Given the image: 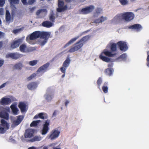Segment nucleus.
I'll return each instance as SVG.
<instances>
[{
	"label": "nucleus",
	"mask_w": 149,
	"mask_h": 149,
	"mask_svg": "<svg viewBox=\"0 0 149 149\" xmlns=\"http://www.w3.org/2000/svg\"><path fill=\"white\" fill-rule=\"evenodd\" d=\"M134 17V13L131 12H126L119 14L115 18L123 20L127 22L132 20Z\"/></svg>",
	"instance_id": "4"
},
{
	"label": "nucleus",
	"mask_w": 149,
	"mask_h": 149,
	"mask_svg": "<svg viewBox=\"0 0 149 149\" xmlns=\"http://www.w3.org/2000/svg\"><path fill=\"white\" fill-rule=\"evenodd\" d=\"M3 43L2 41L0 42V50H1V47H2Z\"/></svg>",
	"instance_id": "56"
},
{
	"label": "nucleus",
	"mask_w": 149,
	"mask_h": 149,
	"mask_svg": "<svg viewBox=\"0 0 149 149\" xmlns=\"http://www.w3.org/2000/svg\"><path fill=\"white\" fill-rule=\"evenodd\" d=\"M4 61L3 60H0V67H1L3 64Z\"/></svg>",
	"instance_id": "53"
},
{
	"label": "nucleus",
	"mask_w": 149,
	"mask_h": 149,
	"mask_svg": "<svg viewBox=\"0 0 149 149\" xmlns=\"http://www.w3.org/2000/svg\"><path fill=\"white\" fill-rule=\"evenodd\" d=\"M126 54H124L120 55L119 57V58L123 59H125L126 58Z\"/></svg>",
	"instance_id": "42"
},
{
	"label": "nucleus",
	"mask_w": 149,
	"mask_h": 149,
	"mask_svg": "<svg viewBox=\"0 0 149 149\" xmlns=\"http://www.w3.org/2000/svg\"><path fill=\"white\" fill-rule=\"evenodd\" d=\"M107 19V17L102 16L100 18L95 19L94 22L95 23H99L104 22Z\"/></svg>",
	"instance_id": "24"
},
{
	"label": "nucleus",
	"mask_w": 149,
	"mask_h": 149,
	"mask_svg": "<svg viewBox=\"0 0 149 149\" xmlns=\"http://www.w3.org/2000/svg\"><path fill=\"white\" fill-rule=\"evenodd\" d=\"M1 125L2 126L6 127V129H8L9 128V125L7 122L3 119H2L1 120Z\"/></svg>",
	"instance_id": "31"
},
{
	"label": "nucleus",
	"mask_w": 149,
	"mask_h": 149,
	"mask_svg": "<svg viewBox=\"0 0 149 149\" xmlns=\"http://www.w3.org/2000/svg\"><path fill=\"white\" fill-rule=\"evenodd\" d=\"M50 123V120H47L45 121L43 125V127L41 131V134L43 135L46 134L49 130V125Z\"/></svg>",
	"instance_id": "5"
},
{
	"label": "nucleus",
	"mask_w": 149,
	"mask_h": 149,
	"mask_svg": "<svg viewBox=\"0 0 149 149\" xmlns=\"http://www.w3.org/2000/svg\"><path fill=\"white\" fill-rule=\"evenodd\" d=\"M42 137L39 136H36L30 140V141L33 142L35 141H39L41 140Z\"/></svg>",
	"instance_id": "32"
},
{
	"label": "nucleus",
	"mask_w": 149,
	"mask_h": 149,
	"mask_svg": "<svg viewBox=\"0 0 149 149\" xmlns=\"http://www.w3.org/2000/svg\"><path fill=\"white\" fill-rule=\"evenodd\" d=\"M23 55L17 53H10L7 55L8 57H10L12 59L17 60L22 57Z\"/></svg>",
	"instance_id": "13"
},
{
	"label": "nucleus",
	"mask_w": 149,
	"mask_h": 149,
	"mask_svg": "<svg viewBox=\"0 0 149 149\" xmlns=\"http://www.w3.org/2000/svg\"><path fill=\"white\" fill-rule=\"evenodd\" d=\"M7 82L3 84L2 85L0 86V89L2 88L5 86Z\"/></svg>",
	"instance_id": "52"
},
{
	"label": "nucleus",
	"mask_w": 149,
	"mask_h": 149,
	"mask_svg": "<svg viewBox=\"0 0 149 149\" xmlns=\"http://www.w3.org/2000/svg\"><path fill=\"white\" fill-rule=\"evenodd\" d=\"M89 37L86 36L83 37L79 41L74 45V46L71 48L68 51L69 53H72L78 50L88 40Z\"/></svg>",
	"instance_id": "3"
},
{
	"label": "nucleus",
	"mask_w": 149,
	"mask_h": 149,
	"mask_svg": "<svg viewBox=\"0 0 149 149\" xmlns=\"http://www.w3.org/2000/svg\"><path fill=\"white\" fill-rule=\"evenodd\" d=\"M11 6L18 4L19 2V0H8Z\"/></svg>",
	"instance_id": "33"
},
{
	"label": "nucleus",
	"mask_w": 149,
	"mask_h": 149,
	"mask_svg": "<svg viewBox=\"0 0 149 149\" xmlns=\"http://www.w3.org/2000/svg\"><path fill=\"white\" fill-rule=\"evenodd\" d=\"M22 40L21 39H19L17 40H14L10 43V47L13 49L18 47L22 43Z\"/></svg>",
	"instance_id": "11"
},
{
	"label": "nucleus",
	"mask_w": 149,
	"mask_h": 149,
	"mask_svg": "<svg viewBox=\"0 0 149 149\" xmlns=\"http://www.w3.org/2000/svg\"><path fill=\"white\" fill-rule=\"evenodd\" d=\"M39 117V114L38 115H36L34 117V119H37Z\"/></svg>",
	"instance_id": "58"
},
{
	"label": "nucleus",
	"mask_w": 149,
	"mask_h": 149,
	"mask_svg": "<svg viewBox=\"0 0 149 149\" xmlns=\"http://www.w3.org/2000/svg\"><path fill=\"white\" fill-rule=\"evenodd\" d=\"M70 61L71 60L70 58L68 57H67L65 61L64 62L63 64V66L66 68L68 67L69 65Z\"/></svg>",
	"instance_id": "25"
},
{
	"label": "nucleus",
	"mask_w": 149,
	"mask_h": 149,
	"mask_svg": "<svg viewBox=\"0 0 149 149\" xmlns=\"http://www.w3.org/2000/svg\"><path fill=\"white\" fill-rule=\"evenodd\" d=\"M6 130L3 127H0V133L1 134H3L6 132Z\"/></svg>",
	"instance_id": "41"
},
{
	"label": "nucleus",
	"mask_w": 149,
	"mask_h": 149,
	"mask_svg": "<svg viewBox=\"0 0 149 149\" xmlns=\"http://www.w3.org/2000/svg\"><path fill=\"white\" fill-rule=\"evenodd\" d=\"M23 65L22 63H18L14 65V67L15 68L18 70H21L23 67Z\"/></svg>",
	"instance_id": "34"
},
{
	"label": "nucleus",
	"mask_w": 149,
	"mask_h": 149,
	"mask_svg": "<svg viewBox=\"0 0 149 149\" xmlns=\"http://www.w3.org/2000/svg\"><path fill=\"white\" fill-rule=\"evenodd\" d=\"M47 40H44L41 41L40 42V45L41 46H43L46 43H47Z\"/></svg>",
	"instance_id": "43"
},
{
	"label": "nucleus",
	"mask_w": 149,
	"mask_h": 149,
	"mask_svg": "<svg viewBox=\"0 0 149 149\" xmlns=\"http://www.w3.org/2000/svg\"><path fill=\"white\" fill-rule=\"evenodd\" d=\"M49 65V63L47 62L40 66L36 71V73H33L27 77V81H29L34 78L36 76L37 74H38L40 76H42L43 73L47 71Z\"/></svg>",
	"instance_id": "2"
},
{
	"label": "nucleus",
	"mask_w": 149,
	"mask_h": 149,
	"mask_svg": "<svg viewBox=\"0 0 149 149\" xmlns=\"http://www.w3.org/2000/svg\"><path fill=\"white\" fill-rule=\"evenodd\" d=\"M23 119V117L22 116H18L16 120L13 121L12 125L16 126L19 125L22 122Z\"/></svg>",
	"instance_id": "15"
},
{
	"label": "nucleus",
	"mask_w": 149,
	"mask_h": 149,
	"mask_svg": "<svg viewBox=\"0 0 149 149\" xmlns=\"http://www.w3.org/2000/svg\"><path fill=\"white\" fill-rule=\"evenodd\" d=\"M41 34V32L40 31H35L30 35L29 38L31 40H33L40 38Z\"/></svg>",
	"instance_id": "12"
},
{
	"label": "nucleus",
	"mask_w": 149,
	"mask_h": 149,
	"mask_svg": "<svg viewBox=\"0 0 149 149\" xmlns=\"http://www.w3.org/2000/svg\"><path fill=\"white\" fill-rule=\"evenodd\" d=\"M117 43H113L110 44V49L111 51L107 49H104L99 56L100 58L103 61L109 62L111 61V59L107 57L104 56V55L110 57H113L116 55L115 52L117 50Z\"/></svg>",
	"instance_id": "1"
},
{
	"label": "nucleus",
	"mask_w": 149,
	"mask_h": 149,
	"mask_svg": "<svg viewBox=\"0 0 149 149\" xmlns=\"http://www.w3.org/2000/svg\"><path fill=\"white\" fill-rule=\"evenodd\" d=\"M69 103V101L68 100H66L65 102V105L66 107H67L68 104Z\"/></svg>",
	"instance_id": "55"
},
{
	"label": "nucleus",
	"mask_w": 149,
	"mask_h": 149,
	"mask_svg": "<svg viewBox=\"0 0 149 149\" xmlns=\"http://www.w3.org/2000/svg\"><path fill=\"white\" fill-rule=\"evenodd\" d=\"M102 9L100 8H97L96 10V12L97 14H99L100 13Z\"/></svg>",
	"instance_id": "48"
},
{
	"label": "nucleus",
	"mask_w": 149,
	"mask_h": 149,
	"mask_svg": "<svg viewBox=\"0 0 149 149\" xmlns=\"http://www.w3.org/2000/svg\"><path fill=\"white\" fill-rule=\"evenodd\" d=\"M54 94H46L44 96L45 99L47 102H50L52 100V98L54 97Z\"/></svg>",
	"instance_id": "27"
},
{
	"label": "nucleus",
	"mask_w": 149,
	"mask_h": 149,
	"mask_svg": "<svg viewBox=\"0 0 149 149\" xmlns=\"http://www.w3.org/2000/svg\"><path fill=\"white\" fill-rule=\"evenodd\" d=\"M21 29H16L14 30L13 31V33H16L19 32L21 30Z\"/></svg>",
	"instance_id": "50"
},
{
	"label": "nucleus",
	"mask_w": 149,
	"mask_h": 149,
	"mask_svg": "<svg viewBox=\"0 0 149 149\" xmlns=\"http://www.w3.org/2000/svg\"><path fill=\"white\" fill-rule=\"evenodd\" d=\"M102 91L105 93H107L108 92V83L105 82L104 83L103 86L102 88Z\"/></svg>",
	"instance_id": "30"
},
{
	"label": "nucleus",
	"mask_w": 149,
	"mask_h": 149,
	"mask_svg": "<svg viewBox=\"0 0 149 149\" xmlns=\"http://www.w3.org/2000/svg\"><path fill=\"white\" fill-rule=\"evenodd\" d=\"M94 9V6L92 5H91L82 8L79 11V12L81 14L86 15L91 12Z\"/></svg>",
	"instance_id": "6"
},
{
	"label": "nucleus",
	"mask_w": 149,
	"mask_h": 149,
	"mask_svg": "<svg viewBox=\"0 0 149 149\" xmlns=\"http://www.w3.org/2000/svg\"><path fill=\"white\" fill-rule=\"evenodd\" d=\"M79 36L75 37L71 39L64 46V48H66L71 44L75 42L78 38Z\"/></svg>",
	"instance_id": "26"
},
{
	"label": "nucleus",
	"mask_w": 149,
	"mask_h": 149,
	"mask_svg": "<svg viewBox=\"0 0 149 149\" xmlns=\"http://www.w3.org/2000/svg\"><path fill=\"white\" fill-rule=\"evenodd\" d=\"M60 131L56 129H54L50 132L48 136V139L51 140H54L57 138L60 134Z\"/></svg>",
	"instance_id": "7"
},
{
	"label": "nucleus",
	"mask_w": 149,
	"mask_h": 149,
	"mask_svg": "<svg viewBox=\"0 0 149 149\" xmlns=\"http://www.w3.org/2000/svg\"><path fill=\"white\" fill-rule=\"evenodd\" d=\"M10 107L13 113L15 115H17L18 114L19 110L16 107V104H12Z\"/></svg>",
	"instance_id": "21"
},
{
	"label": "nucleus",
	"mask_w": 149,
	"mask_h": 149,
	"mask_svg": "<svg viewBox=\"0 0 149 149\" xmlns=\"http://www.w3.org/2000/svg\"><path fill=\"white\" fill-rule=\"evenodd\" d=\"M37 60H34L29 61V64L31 66H33L36 65L37 63Z\"/></svg>",
	"instance_id": "37"
},
{
	"label": "nucleus",
	"mask_w": 149,
	"mask_h": 149,
	"mask_svg": "<svg viewBox=\"0 0 149 149\" xmlns=\"http://www.w3.org/2000/svg\"><path fill=\"white\" fill-rule=\"evenodd\" d=\"M66 67L63 66L60 68V69L62 73H63V74H65V70L66 69Z\"/></svg>",
	"instance_id": "40"
},
{
	"label": "nucleus",
	"mask_w": 149,
	"mask_h": 149,
	"mask_svg": "<svg viewBox=\"0 0 149 149\" xmlns=\"http://www.w3.org/2000/svg\"><path fill=\"white\" fill-rule=\"evenodd\" d=\"M129 29H134L137 31H139L141 30L142 29L141 26L139 24H134L132 25L129 27Z\"/></svg>",
	"instance_id": "16"
},
{
	"label": "nucleus",
	"mask_w": 149,
	"mask_h": 149,
	"mask_svg": "<svg viewBox=\"0 0 149 149\" xmlns=\"http://www.w3.org/2000/svg\"><path fill=\"white\" fill-rule=\"evenodd\" d=\"M50 36V33L46 32H41L40 38L48 40Z\"/></svg>",
	"instance_id": "19"
},
{
	"label": "nucleus",
	"mask_w": 149,
	"mask_h": 149,
	"mask_svg": "<svg viewBox=\"0 0 149 149\" xmlns=\"http://www.w3.org/2000/svg\"><path fill=\"white\" fill-rule=\"evenodd\" d=\"M49 19L50 21L52 22H54V21L55 19V17L54 16V15L53 13H52L49 16Z\"/></svg>",
	"instance_id": "38"
},
{
	"label": "nucleus",
	"mask_w": 149,
	"mask_h": 149,
	"mask_svg": "<svg viewBox=\"0 0 149 149\" xmlns=\"http://www.w3.org/2000/svg\"><path fill=\"white\" fill-rule=\"evenodd\" d=\"M5 0H0V6L2 7L5 3Z\"/></svg>",
	"instance_id": "46"
},
{
	"label": "nucleus",
	"mask_w": 149,
	"mask_h": 149,
	"mask_svg": "<svg viewBox=\"0 0 149 149\" xmlns=\"http://www.w3.org/2000/svg\"><path fill=\"white\" fill-rule=\"evenodd\" d=\"M34 133V130L31 129H28L26 130L24 136L25 138H30L32 137Z\"/></svg>",
	"instance_id": "14"
},
{
	"label": "nucleus",
	"mask_w": 149,
	"mask_h": 149,
	"mask_svg": "<svg viewBox=\"0 0 149 149\" xmlns=\"http://www.w3.org/2000/svg\"><path fill=\"white\" fill-rule=\"evenodd\" d=\"M57 113V111H54V112L53 113V116H55L56 115Z\"/></svg>",
	"instance_id": "57"
},
{
	"label": "nucleus",
	"mask_w": 149,
	"mask_h": 149,
	"mask_svg": "<svg viewBox=\"0 0 149 149\" xmlns=\"http://www.w3.org/2000/svg\"><path fill=\"white\" fill-rule=\"evenodd\" d=\"M19 49L22 52H32L35 49L33 47L27 48L26 45L23 44L20 46Z\"/></svg>",
	"instance_id": "10"
},
{
	"label": "nucleus",
	"mask_w": 149,
	"mask_h": 149,
	"mask_svg": "<svg viewBox=\"0 0 149 149\" xmlns=\"http://www.w3.org/2000/svg\"><path fill=\"white\" fill-rule=\"evenodd\" d=\"M45 9H40L38 10L36 12V15H39L42 12H45Z\"/></svg>",
	"instance_id": "39"
},
{
	"label": "nucleus",
	"mask_w": 149,
	"mask_h": 149,
	"mask_svg": "<svg viewBox=\"0 0 149 149\" xmlns=\"http://www.w3.org/2000/svg\"><path fill=\"white\" fill-rule=\"evenodd\" d=\"M38 86L37 84L34 82H31L27 85V88L30 90H33L36 89Z\"/></svg>",
	"instance_id": "17"
},
{
	"label": "nucleus",
	"mask_w": 149,
	"mask_h": 149,
	"mask_svg": "<svg viewBox=\"0 0 149 149\" xmlns=\"http://www.w3.org/2000/svg\"><path fill=\"white\" fill-rule=\"evenodd\" d=\"M42 25L43 26L47 28H50L52 26V23L48 21L43 22L42 23Z\"/></svg>",
	"instance_id": "23"
},
{
	"label": "nucleus",
	"mask_w": 149,
	"mask_h": 149,
	"mask_svg": "<svg viewBox=\"0 0 149 149\" xmlns=\"http://www.w3.org/2000/svg\"><path fill=\"white\" fill-rule=\"evenodd\" d=\"M53 149H61V148H57L54 147Z\"/></svg>",
	"instance_id": "64"
},
{
	"label": "nucleus",
	"mask_w": 149,
	"mask_h": 149,
	"mask_svg": "<svg viewBox=\"0 0 149 149\" xmlns=\"http://www.w3.org/2000/svg\"><path fill=\"white\" fill-rule=\"evenodd\" d=\"M0 116L2 118L8 120L9 118V114L6 111H3L0 113Z\"/></svg>",
	"instance_id": "22"
},
{
	"label": "nucleus",
	"mask_w": 149,
	"mask_h": 149,
	"mask_svg": "<svg viewBox=\"0 0 149 149\" xmlns=\"http://www.w3.org/2000/svg\"><path fill=\"white\" fill-rule=\"evenodd\" d=\"M113 65V64L112 63H111L108 64V67H111Z\"/></svg>",
	"instance_id": "61"
},
{
	"label": "nucleus",
	"mask_w": 149,
	"mask_h": 149,
	"mask_svg": "<svg viewBox=\"0 0 149 149\" xmlns=\"http://www.w3.org/2000/svg\"><path fill=\"white\" fill-rule=\"evenodd\" d=\"M36 1V0H29L28 1V4L31 5L33 4Z\"/></svg>",
	"instance_id": "45"
},
{
	"label": "nucleus",
	"mask_w": 149,
	"mask_h": 149,
	"mask_svg": "<svg viewBox=\"0 0 149 149\" xmlns=\"http://www.w3.org/2000/svg\"><path fill=\"white\" fill-rule=\"evenodd\" d=\"M3 9L2 8H0V15H3Z\"/></svg>",
	"instance_id": "54"
},
{
	"label": "nucleus",
	"mask_w": 149,
	"mask_h": 149,
	"mask_svg": "<svg viewBox=\"0 0 149 149\" xmlns=\"http://www.w3.org/2000/svg\"><path fill=\"white\" fill-rule=\"evenodd\" d=\"M102 82V79L101 77H99L97 81V83L98 85V88H100V86Z\"/></svg>",
	"instance_id": "36"
},
{
	"label": "nucleus",
	"mask_w": 149,
	"mask_h": 149,
	"mask_svg": "<svg viewBox=\"0 0 149 149\" xmlns=\"http://www.w3.org/2000/svg\"><path fill=\"white\" fill-rule=\"evenodd\" d=\"M22 3L24 5H26L28 4V3L26 1V0H21Z\"/></svg>",
	"instance_id": "51"
},
{
	"label": "nucleus",
	"mask_w": 149,
	"mask_h": 149,
	"mask_svg": "<svg viewBox=\"0 0 149 149\" xmlns=\"http://www.w3.org/2000/svg\"><path fill=\"white\" fill-rule=\"evenodd\" d=\"M11 99L9 98H3L0 101V104L2 105L8 104L10 103Z\"/></svg>",
	"instance_id": "18"
},
{
	"label": "nucleus",
	"mask_w": 149,
	"mask_h": 149,
	"mask_svg": "<svg viewBox=\"0 0 149 149\" xmlns=\"http://www.w3.org/2000/svg\"><path fill=\"white\" fill-rule=\"evenodd\" d=\"M40 122V120L33 121L31 123L30 126L31 127L36 126Z\"/></svg>",
	"instance_id": "35"
},
{
	"label": "nucleus",
	"mask_w": 149,
	"mask_h": 149,
	"mask_svg": "<svg viewBox=\"0 0 149 149\" xmlns=\"http://www.w3.org/2000/svg\"><path fill=\"white\" fill-rule=\"evenodd\" d=\"M146 65L148 67H149V54L147 56L146 59Z\"/></svg>",
	"instance_id": "47"
},
{
	"label": "nucleus",
	"mask_w": 149,
	"mask_h": 149,
	"mask_svg": "<svg viewBox=\"0 0 149 149\" xmlns=\"http://www.w3.org/2000/svg\"><path fill=\"white\" fill-rule=\"evenodd\" d=\"M64 3L63 0H58V7L57 9L58 12L61 13L67 9V6L66 5L64 6Z\"/></svg>",
	"instance_id": "8"
},
{
	"label": "nucleus",
	"mask_w": 149,
	"mask_h": 149,
	"mask_svg": "<svg viewBox=\"0 0 149 149\" xmlns=\"http://www.w3.org/2000/svg\"><path fill=\"white\" fill-rule=\"evenodd\" d=\"M11 14H12V20H13V15H14V13H11Z\"/></svg>",
	"instance_id": "62"
},
{
	"label": "nucleus",
	"mask_w": 149,
	"mask_h": 149,
	"mask_svg": "<svg viewBox=\"0 0 149 149\" xmlns=\"http://www.w3.org/2000/svg\"><path fill=\"white\" fill-rule=\"evenodd\" d=\"M73 0H65L66 2L67 3H70Z\"/></svg>",
	"instance_id": "59"
},
{
	"label": "nucleus",
	"mask_w": 149,
	"mask_h": 149,
	"mask_svg": "<svg viewBox=\"0 0 149 149\" xmlns=\"http://www.w3.org/2000/svg\"><path fill=\"white\" fill-rule=\"evenodd\" d=\"M11 17L9 11L6 10V20L7 22H10Z\"/></svg>",
	"instance_id": "29"
},
{
	"label": "nucleus",
	"mask_w": 149,
	"mask_h": 149,
	"mask_svg": "<svg viewBox=\"0 0 149 149\" xmlns=\"http://www.w3.org/2000/svg\"><path fill=\"white\" fill-rule=\"evenodd\" d=\"M44 113H41L39 114V117L41 119H44L45 118L43 116Z\"/></svg>",
	"instance_id": "44"
},
{
	"label": "nucleus",
	"mask_w": 149,
	"mask_h": 149,
	"mask_svg": "<svg viewBox=\"0 0 149 149\" xmlns=\"http://www.w3.org/2000/svg\"><path fill=\"white\" fill-rule=\"evenodd\" d=\"M117 44L120 49L121 51L125 52L128 49L126 42H125L119 41L117 43Z\"/></svg>",
	"instance_id": "9"
},
{
	"label": "nucleus",
	"mask_w": 149,
	"mask_h": 149,
	"mask_svg": "<svg viewBox=\"0 0 149 149\" xmlns=\"http://www.w3.org/2000/svg\"><path fill=\"white\" fill-rule=\"evenodd\" d=\"M28 149H36V148L35 147L32 146L29 148Z\"/></svg>",
	"instance_id": "60"
},
{
	"label": "nucleus",
	"mask_w": 149,
	"mask_h": 149,
	"mask_svg": "<svg viewBox=\"0 0 149 149\" xmlns=\"http://www.w3.org/2000/svg\"><path fill=\"white\" fill-rule=\"evenodd\" d=\"M43 149H48V148L47 147L45 146L43 147Z\"/></svg>",
	"instance_id": "63"
},
{
	"label": "nucleus",
	"mask_w": 149,
	"mask_h": 149,
	"mask_svg": "<svg viewBox=\"0 0 149 149\" xmlns=\"http://www.w3.org/2000/svg\"><path fill=\"white\" fill-rule=\"evenodd\" d=\"M26 105L24 102H20L18 105V107L20 109L21 112L25 111L26 110Z\"/></svg>",
	"instance_id": "20"
},
{
	"label": "nucleus",
	"mask_w": 149,
	"mask_h": 149,
	"mask_svg": "<svg viewBox=\"0 0 149 149\" xmlns=\"http://www.w3.org/2000/svg\"><path fill=\"white\" fill-rule=\"evenodd\" d=\"M36 8V7H33L31 8H29V12L30 13H32L33 12L34 10Z\"/></svg>",
	"instance_id": "49"
},
{
	"label": "nucleus",
	"mask_w": 149,
	"mask_h": 149,
	"mask_svg": "<svg viewBox=\"0 0 149 149\" xmlns=\"http://www.w3.org/2000/svg\"><path fill=\"white\" fill-rule=\"evenodd\" d=\"M113 70L111 68H108L104 71V73L106 75L111 76L113 74Z\"/></svg>",
	"instance_id": "28"
}]
</instances>
